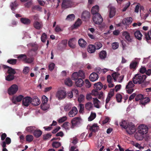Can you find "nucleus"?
I'll return each instance as SVG.
<instances>
[{"label": "nucleus", "mask_w": 151, "mask_h": 151, "mask_svg": "<svg viewBox=\"0 0 151 151\" xmlns=\"http://www.w3.org/2000/svg\"><path fill=\"white\" fill-rule=\"evenodd\" d=\"M75 40L74 38H72L70 39L68 42V44L69 46L72 48H75L76 47L74 42Z\"/></svg>", "instance_id": "obj_32"}, {"label": "nucleus", "mask_w": 151, "mask_h": 151, "mask_svg": "<svg viewBox=\"0 0 151 151\" xmlns=\"http://www.w3.org/2000/svg\"><path fill=\"white\" fill-rule=\"evenodd\" d=\"M11 139L9 137H7L6 138L5 141H2L0 143V145L3 148L2 151H8L6 148V145H9L11 143Z\"/></svg>", "instance_id": "obj_7"}, {"label": "nucleus", "mask_w": 151, "mask_h": 151, "mask_svg": "<svg viewBox=\"0 0 151 151\" xmlns=\"http://www.w3.org/2000/svg\"><path fill=\"white\" fill-rule=\"evenodd\" d=\"M71 108V104L70 103L66 104L64 106V109L66 111L69 110Z\"/></svg>", "instance_id": "obj_44"}, {"label": "nucleus", "mask_w": 151, "mask_h": 151, "mask_svg": "<svg viewBox=\"0 0 151 151\" xmlns=\"http://www.w3.org/2000/svg\"><path fill=\"white\" fill-rule=\"evenodd\" d=\"M132 18L131 17H127L122 21V24L124 25H129L132 22Z\"/></svg>", "instance_id": "obj_23"}, {"label": "nucleus", "mask_w": 151, "mask_h": 151, "mask_svg": "<svg viewBox=\"0 0 151 151\" xmlns=\"http://www.w3.org/2000/svg\"><path fill=\"white\" fill-rule=\"evenodd\" d=\"M93 99L94 106L97 108H99L100 106L99 104L100 102V101L96 98H93Z\"/></svg>", "instance_id": "obj_34"}, {"label": "nucleus", "mask_w": 151, "mask_h": 151, "mask_svg": "<svg viewBox=\"0 0 151 151\" xmlns=\"http://www.w3.org/2000/svg\"><path fill=\"white\" fill-rule=\"evenodd\" d=\"M143 96L142 94H139L136 96L135 98V101H138L139 100L140 101L141 100L142 98H143Z\"/></svg>", "instance_id": "obj_57"}, {"label": "nucleus", "mask_w": 151, "mask_h": 151, "mask_svg": "<svg viewBox=\"0 0 151 151\" xmlns=\"http://www.w3.org/2000/svg\"><path fill=\"white\" fill-rule=\"evenodd\" d=\"M120 75V74L118 72H115L113 73L111 76L113 78V79L115 81H116V78H117Z\"/></svg>", "instance_id": "obj_58"}, {"label": "nucleus", "mask_w": 151, "mask_h": 151, "mask_svg": "<svg viewBox=\"0 0 151 151\" xmlns=\"http://www.w3.org/2000/svg\"><path fill=\"white\" fill-rule=\"evenodd\" d=\"M126 129L127 133L130 134L134 133L136 131L135 126L132 122L129 124Z\"/></svg>", "instance_id": "obj_8"}, {"label": "nucleus", "mask_w": 151, "mask_h": 151, "mask_svg": "<svg viewBox=\"0 0 151 151\" xmlns=\"http://www.w3.org/2000/svg\"><path fill=\"white\" fill-rule=\"evenodd\" d=\"M78 44L81 47H85L86 46V42L82 38L80 39L78 41Z\"/></svg>", "instance_id": "obj_31"}, {"label": "nucleus", "mask_w": 151, "mask_h": 151, "mask_svg": "<svg viewBox=\"0 0 151 151\" xmlns=\"http://www.w3.org/2000/svg\"><path fill=\"white\" fill-rule=\"evenodd\" d=\"M137 63L136 61L132 62L130 65V68L131 69H135L137 66Z\"/></svg>", "instance_id": "obj_47"}, {"label": "nucleus", "mask_w": 151, "mask_h": 151, "mask_svg": "<svg viewBox=\"0 0 151 151\" xmlns=\"http://www.w3.org/2000/svg\"><path fill=\"white\" fill-rule=\"evenodd\" d=\"M73 80L75 81V84L77 87H81L84 84V81L82 78H78L76 79L72 78Z\"/></svg>", "instance_id": "obj_12"}, {"label": "nucleus", "mask_w": 151, "mask_h": 151, "mask_svg": "<svg viewBox=\"0 0 151 151\" xmlns=\"http://www.w3.org/2000/svg\"><path fill=\"white\" fill-rule=\"evenodd\" d=\"M150 101V99L148 97H145L144 98L143 97V98H142V99L140 101V103L142 105H145L149 102Z\"/></svg>", "instance_id": "obj_33"}, {"label": "nucleus", "mask_w": 151, "mask_h": 151, "mask_svg": "<svg viewBox=\"0 0 151 151\" xmlns=\"http://www.w3.org/2000/svg\"><path fill=\"white\" fill-rule=\"evenodd\" d=\"M81 23L82 22L81 19L78 18L74 24V26L75 27H77L81 25Z\"/></svg>", "instance_id": "obj_54"}, {"label": "nucleus", "mask_w": 151, "mask_h": 151, "mask_svg": "<svg viewBox=\"0 0 151 151\" xmlns=\"http://www.w3.org/2000/svg\"><path fill=\"white\" fill-rule=\"evenodd\" d=\"M34 60V58L32 57H30V58H28L27 57V56L25 58H24L23 59V61L24 62L26 63L30 64L33 63Z\"/></svg>", "instance_id": "obj_25"}, {"label": "nucleus", "mask_w": 151, "mask_h": 151, "mask_svg": "<svg viewBox=\"0 0 151 151\" xmlns=\"http://www.w3.org/2000/svg\"><path fill=\"white\" fill-rule=\"evenodd\" d=\"M32 104L35 106H37L40 103V100L37 98H35L32 99Z\"/></svg>", "instance_id": "obj_29"}, {"label": "nucleus", "mask_w": 151, "mask_h": 151, "mask_svg": "<svg viewBox=\"0 0 151 151\" xmlns=\"http://www.w3.org/2000/svg\"><path fill=\"white\" fill-rule=\"evenodd\" d=\"M24 98V96L21 95H19L16 97L15 98H14L12 99V101L13 103L16 104L17 102H19L22 100Z\"/></svg>", "instance_id": "obj_17"}, {"label": "nucleus", "mask_w": 151, "mask_h": 151, "mask_svg": "<svg viewBox=\"0 0 151 151\" xmlns=\"http://www.w3.org/2000/svg\"><path fill=\"white\" fill-rule=\"evenodd\" d=\"M119 43L117 42L113 43L112 44V47L113 49L116 50L119 47Z\"/></svg>", "instance_id": "obj_62"}, {"label": "nucleus", "mask_w": 151, "mask_h": 151, "mask_svg": "<svg viewBox=\"0 0 151 151\" xmlns=\"http://www.w3.org/2000/svg\"><path fill=\"white\" fill-rule=\"evenodd\" d=\"M7 73L9 74H12L13 75L16 74V71L15 69L12 68V67H10L8 69Z\"/></svg>", "instance_id": "obj_40"}, {"label": "nucleus", "mask_w": 151, "mask_h": 151, "mask_svg": "<svg viewBox=\"0 0 151 151\" xmlns=\"http://www.w3.org/2000/svg\"><path fill=\"white\" fill-rule=\"evenodd\" d=\"M116 9L113 7H111L109 9V17L111 18H112L115 14Z\"/></svg>", "instance_id": "obj_20"}, {"label": "nucleus", "mask_w": 151, "mask_h": 151, "mask_svg": "<svg viewBox=\"0 0 151 151\" xmlns=\"http://www.w3.org/2000/svg\"><path fill=\"white\" fill-rule=\"evenodd\" d=\"M42 134V131L40 129L35 130L33 134L36 138H38L40 137Z\"/></svg>", "instance_id": "obj_28"}, {"label": "nucleus", "mask_w": 151, "mask_h": 151, "mask_svg": "<svg viewBox=\"0 0 151 151\" xmlns=\"http://www.w3.org/2000/svg\"><path fill=\"white\" fill-rule=\"evenodd\" d=\"M65 83L67 86H72L73 83L71 79L69 78L66 79L65 81Z\"/></svg>", "instance_id": "obj_39"}, {"label": "nucleus", "mask_w": 151, "mask_h": 151, "mask_svg": "<svg viewBox=\"0 0 151 151\" xmlns=\"http://www.w3.org/2000/svg\"><path fill=\"white\" fill-rule=\"evenodd\" d=\"M20 21L22 23L25 25H29L31 23V20L27 18H21Z\"/></svg>", "instance_id": "obj_19"}, {"label": "nucleus", "mask_w": 151, "mask_h": 151, "mask_svg": "<svg viewBox=\"0 0 151 151\" xmlns=\"http://www.w3.org/2000/svg\"><path fill=\"white\" fill-rule=\"evenodd\" d=\"M18 89V87L15 84L12 85L8 89V93L10 95L15 94Z\"/></svg>", "instance_id": "obj_4"}, {"label": "nucleus", "mask_w": 151, "mask_h": 151, "mask_svg": "<svg viewBox=\"0 0 151 151\" xmlns=\"http://www.w3.org/2000/svg\"><path fill=\"white\" fill-rule=\"evenodd\" d=\"M78 111L76 107H73L68 113V115L70 117L75 116L78 113Z\"/></svg>", "instance_id": "obj_13"}, {"label": "nucleus", "mask_w": 151, "mask_h": 151, "mask_svg": "<svg viewBox=\"0 0 151 151\" xmlns=\"http://www.w3.org/2000/svg\"><path fill=\"white\" fill-rule=\"evenodd\" d=\"M143 135V134H142L138 132H136L134 134V136L135 138L136 139L140 141L143 139L144 138Z\"/></svg>", "instance_id": "obj_26"}, {"label": "nucleus", "mask_w": 151, "mask_h": 151, "mask_svg": "<svg viewBox=\"0 0 151 151\" xmlns=\"http://www.w3.org/2000/svg\"><path fill=\"white\" fill-rule=\"evenodd\" d=\"M33 26L36 29H40L42 27V23L38 21H35L34 22Z\"/></svg>", "instance_id": "obj_21"}, {"label": "nucleus", "mask_w": 151, "mask_h": 151, "mask_svg": "<svg viewBox=\"0 0 151 151\" xmlns=\"http://www.w3.org/2000/svg\"><path fill=\"white\" fill-rule=\"evenodd\" d=\"M70 124L68 122H66L64 123L62 125V127L66 130H68L69 129Z\"/></svg>", "instance_id": "obj_56"}, {"label": "nucleus", "mask_w": 151, "mask_h": 151, "mask_svg": "<svg viewBox=\"0 0 151 151\" xmlns=\"http://www.w3.org/2000/svg\"><path fill=\"white\" fill-rule=\"evenodd\" d=\"M135 37L138 40H140L142 39V35L139 30H137L134 33Z\"/></svg>", "instance_id": "obj_36"}, {"label": "nucleus", "mask_w": 151, "mask_h": 151, "mask_svg": "<svg viewBox=\"0 0 151 151\" xmlns=\"http://www.w3.org/2000/svg\"><path fill=\"white\" fill-rule=\"evenodd\" d=\"M32 102V99L29 96L23 98L22 101V105L25 106H28Z\"/></svg>", "instance_id": "obj_10"}, {"label": "nucleus", "mask_w": 151, "mask_h": 151, "mask_svg": "<svg viewBox=\"0 0 151 151\" xmlns=\"http://www.w3.org/2000/svg\"><path fill=\"white\" fill-rule=\"evenodd\" d=\"M18 6V4L16 1H15L14 2H12L10 4L11 9L13 11L15 9V8L17 7Z\"/></svg>", "instance_id": "obj_38"}, {"label": "nucleus", "mask_w": 151, "mask_h": 151, "mask_svg": "<svg viewBox=\"0 0 151 151\" xmlns=\"http://www.w3.org/2000/svg\"><path fill=\"white\" fill-rule=\"evenodd\" d=\"M96 49V47L94 45H90L88 49V52L91 53L94 52Z\"/></svg>", "instance_id": "obj_22"}, {"label": "nucleus", "mask_w": 151, "mask_h": 151, "mask_svg": "<svg viewBox=\"0 0 151 151\" xmlns=\"http://www.w3.org/2000/svg\"><path fill=\"white\" fill-rule=\"evenodd\" d=\"M99 6L98 5H95L93 6L91 9V13L93 15H96L97 14H99Z\"/></svg>", "instance_id": "obj_16"}, {"label": "nucleus", "mask_w": 151, "mask_h": 151, "mask_svg": "<svg viewBox=\"0 0 151 151\" xmlns=\"http://www.w3.org/2000/svg\"><path fill=\"white\" fill-rule=\"evenodd\" d=\"M14 78V76L12 74H9L5 77L6 80L8 81H11Z\"/></svg>", "instance_id": "obj_42"}, {"label": "nucleus", "mask_w": 151, "mask_h": 151, "mask_svg": "<svg viewBox=\"0 0 151 151\" xmlns=\"http://www.w3.org/2000/svg\"><path fill=\"white\" fill-rule=\"evenodd\" d=\"M145 36L146 40H151V29L147 33H145Z\"/></svg>", "instance_id": "obj_49"}, {"label": "nucleus", "mask_w": 151, "mask_h": 151, "mask_svg": "<svg viewBox=\"0 0 151 151\" xmlns=\"http://www.w3.org/2000/svg\"><path fill=\"white\" fill-rule=\"evenodd\" d=\"M90 16V14L88 11H85L82 13L81 18L83 20L88 19Z\"/></svg>", "instance_id": "obj_15"}, {"label": "nucleus", "mask_w": 151, "mask_h": 151, "mask_svg": "<svg viewBox=\"0 0 151 151\" xmlns=\"http://www.w3.org/2000/svg\"><path fill=\"white\" fill-rule=\"evenodd\" d=\"M146 70V69L145 67L142 66L139 70V72L140 73H142V74H143L145 73Z\"/></svg>", "instance_id": "obj_63"}, {"label": "nucleus", "mask_w": 151, "mask_h": 151, "mask_svg": "<svg viewBox=\"0 0 151 151\" xmlns=\"http://www.w3.org/2000/svg\"><path fill=\"white\" fill-rule=\"evenodd\" d=\"M47 37V36L46 35L45 33H43L41 37L42 41L44 42H45Z\"/></svg>", "instance_id": "obj_60"}, {"label": "nucleus", "mask_w": 151, "mask_h": 151, "mask_svg": "<svg viewBox=\"0 0 151 151\" xmlns=\"http://www.w3.org/2000/svg\"><path fill=\"white\" fill-rule=\"evenodd\" d=\"M96 116V114L95 113L91 112L90 116L88 118V120L91 121L93 120Z\"/></svg>", "instance_id": "obj_50"}, {"label": "nucleus", "mask_w": 151, "mask_h": 151, "mask_svg": "<svg viewBox=\"0 0 151 151\" xmlns=\"http://www.w3.org/2000/svg\"><path fill=\"white\" fill-rule=\"evenodd\" d=\"M74 3L71 0H63L62 3V7L63 8H67L73 7Z\"/></svg>", "instance_id": "obj_6"}, {"label": "nucleus", "mask_w": 151, "mask_h": 151, "mask_svg": "<svg viewBox=\"0 0 151 151\" xmlns=\"http://www.w3.org/2000/svg\"><path fill=\"white\" fill-rule=\"evenodd\" d=\"M100 58L101 60H104L106 57V52L105 50H102L101 51L99 54Z\"/></svg>", "instance_id": "obj_27"}, {"label": "nucleus", "mask_w": 151, "mask_h": 151, "mask_svg": "<svg viewBox=\"0 0 151 151\" xmlns=\"http://www.w3.org/2000/svg\"><path fill=\"white\" fill-rule=\"evenodd\" d=\"M81 119L80 117H76L73 118L71 120V128H73L75 127L76 126L81 123Z\"/></svg>", "instance_id": "obj_9"}, {"label": "nucleus", "mask_w": 151, "mask_h": 151, "mask_svg": "<svg viewBox=\"0 0 151 151\" xmlns=\"http://www.w3.org/2000/svg\"><path fill=\"white\" fill-rule=\"evenodd\" d=\"M99 127L96 124H93L91 126L90 128V130L92 132H95L98 130Z\"/></svg>", "instance_id": "obj_30"}, {"label": "nucleus", "mask_w": 151, "mask_h": 151, "mask_svg": "<svg viewBox=\"0 0 151 151\" xmlns=\"http://www.w3.org/2000/svg\"><path fill=\"white\" fill-rule=\"evenodd\" d=\"M66 93L63 90H61L58 91L56 93V96L59 100L62 99L65 97Z\"/></svg>", "instance_id": "obj_11"}, {"label": "nucleus", "mask_w": 151, "mask_h": 151, "mask_svg": "<svg viewBox=\"0 0 151 151\" xmlns=\"http://www.w3.org/2000/svg\"><path fill=\"white\" fill-rule=\"evenodd\" d=\"M48 100V98L45 96L43 95L42 97V103L41 104H46Z\"/></svg>", "instance_id": "obj_55"}, {"label": "nucleus", "mask_w": 151, "mask_h": 151, "mask_svg": "<svg viewBox=\"0 0 151 151\" xmlns=\"http://www.w3.org/2000/svg\"><path fill=\"white\" fill-rule=\"evenodd\" d=\"M94 88L96 90L99 91L103 87V85L101 82H98L94 84Z\"/></svg>", "instance_id": "obj_24"}, {"label": "nucleus", "mask_w": 151, "mask_h": 151, "mask_svg": "<svg viewBox=\"0 0 151 151\" xmlns=\"http://www.w3.org/2000/svg\"><path fill=\"white\" fill-rule=\"evenodd\" d=\"M148 130L147 126L144 124L139 125L138 127V132L144 135L146 134Z\"/></svg>", "instance_id": "obj_2"}, {"label": "nucleus", "mask_w": 151, "mask_h": 151, "mask_svg": "<svg viewBox=\"0 0 151 151\" xmlns=\"http://www.w3.org/2000/svg\"><path fill=\"white\" fill-rule=\"evenodd\" d=\"M100 92L98 91V90L95 89L93 90L91 93V94L92 95H94L95 96H97L100 93Z\"/></svg>", "instance_id": "obj_61"}, {"label": "nucleus", "mask_w": 151, "mask_h": 151, "mask_svg": "<svg viewBox=\"0 0 151 151\" xmlns=\"http://www.w3.org/2000/svg\"><path fill=\"white\" fill-rule=\"evenodd\" d=\"M85 107L87 110L90 111L93 109V105L91 102H88L85 104Z\"/></svg>", "instance_id": "obj_35"}, {"label": "nucleus", "mask_w": 151, "mask_h": 151, "mask_svg": "<svg viewBox=\"0 0 151 151\" xmlns=\"http://www.w3.org/2000/svg\"><path fill=\"white\" fill-rule=\"evenodd\" d=\"M26 140L29 143L32 142L33 140V136L30 134H28L25 137Z\"/></svg>", "instance_id": "obj_37"}, {"label": "nucleus", "mask_w": 151, "mask_h": 151, "mask_svg": "<svg viewBox=\"0 0 151 151\" xmlns=\"http://www.w3.org/2000/svg\"><path fill=\"white\" fill-rule=\"evenodd\" d=\"M122 35L124 36L126 39L129 42H131L132 41V38L130 37L129 33L126 31L123 32Z\"/></svg>", "instance_id": "obj_18"}, {"label": "nucleus", "mask_w": 151, "mask_h": 151, "mask_svg": "<svg viewBox=\"0 0 151 151\" xmlns=\"http://www.w3.org/2000/svg\"><path fill=\"white\" fill-rule=\"evenodd\" d=\"M92 19L94 23L97 24H101L103 21V18L100 14L93 15Z\"/></svg>", "instance_id": "obj_3"}, {"label": "nucleus", "mask_w": 151, "mask_h": 151, "mask_svg": "<svg viewBox=\"0 0 151 151\" xmlns=\"http://www.w3.org/2000/svg\"><path fill=\"white\" fill-rule=\"evenodd\" d=\"M29 70V67L26 66L25 67L23 70V72L25 74H27Z\"/></svg>", "instance_id": "obj_64"}, {"label": "nucleus", "mask_w": 151, "mask_h": 151, "mask_svg": "<svg viewBox=\"0 0 151 151\" xmlns=\"http://www.w3.org/2000/svg\"><path fill=\"white\" fill-rule=\"evenodd\" d=\"M75 18V15L73 14H71L67 16L66 20L70 21L74 20Z\"/></svg>", "instance_id": "obj_41"}, {"label": "nucleus", "mask_w": 151, "mask_h": 151, "mask_svg": "<svg viewBox=\"0 0 151 151\" xmlns=\"http://www.w3.org/2000/svg\"><path fill=\"white\" fill-rule=\"evenodd\" d=\"M72 78H74L76 79L78 78L84 79L85 78V75L84 72L81 70H80L78 72H74L72 75Z\"/></svg>", "instance_id": "obj_5"}, {"label": "nucleus", "mask_w": 151, "mask_h": 151, "mask_svg": "<svg viewBox=\"0 0 151 151\" xmlns=\"http://www.w3.org/2000/svg\"><path fill=\"white\" fill-rule=\"evenodd\" d=\"M114 89H111L108 93L107 97L111 99V98L114 95Z\"/></svg>", "instance_id": "obj_51"}, {"label": "nucleus", "mask_w": 151, "mask_h": 151, "mask_svg": "<svg viewBox=\"0 0 151 151\" xmlns=\"http://www.w3.org/2000/svg\"><path fill=\"white\" fill-rule=\"evenodd\" d=\"M134 85L132 83V82L131 81H129L128 83L127 84L126 86V89L132 88L134 87Z\"/></svg>", "instance_id": "obj_52"}, {"label": "nucleus", "mask_w": 151, "mask_h": 151, "mask_svg": "<svg viewBox=\"0 0 151 151\" xmlns=\"http://www.w3.org/2000/svg\"><path fill=\"white\" fill-rule=\"evenodd\" d=\"M7 62L12 65H14L17 62V60L16 59H8Z\"/></svg>", "instance_id": "obj_48"}, {"label": "nucleus", "mask_w": 151, "mask_h": 151, "mask_svg": "<svg viewBox=\"0 0 151 151\" xmlns=\"http://www.w3.org/2000/svg\"><path fill=\"white\" fill-rule=\"evenodd\" d=\"M98 78V74L94 72L92 73L89 76V79L90 81L92 82L96 81Z\"/></svg>", "instance_id": "obj_14"}, {"label": "nucleus", "mask_w": 151, "mask_h": 151, "mask_svg": "<svg viewBox=\"0 0 151 151\" xmlns=\"http://www.w3.org/2000/svg\"><path fill=\"white\" fill-rule=\"evenodd\" d=\"M51 136L52 135L50 133L44 134L43 135V139L44 140H46L50 138Z\"/></svg>", "instance_id": "obj_59"}, {"label": "nucleus", "mask_w": 151, "mask_h": 151, "mask_svg": "<svg viewBox=\"0 0 151 151\" xmlns=\"http://www.w3.org/2000/svg\"><path fill=\"white\" fill-rule=\"evenodd\" d=\"M147 78V76L145 74H138L135 75L132 78L133 82L134 84H141L144 82Z\"/></svg>", "instance_id": "obj_1"}, {"label": "nucleus", "mask_w": 151, "mask_h": 151, "mask_svg": "<svg viewBox=\"0 0 151 151\" xmlns=\"http://www.w3.org/2000/svg\"><path fill=\"white\" fill-rule=\"evenodd\" d=\"M116 98L118 102H121L122 101V95L120 94L117 93L116 95Z\"/></svg>", "instance_id": "obj_53"}, {"label": "nucleus", "mask_w": 151, "mask_h": 151, "mask_svg": "<svg viewBox=\"0 0 151 151\" xmlns=\"http://www.w3.org/2000/svg\"><path fill=\"white\" fill-rule=\"evenodd\" d=\"M61 145L60 143L58 142H53L52 144V147L53 148H58Z\"/></svg>", "instance_id": "obj_45"}, {"label": "nucleus", "mask_w": 151, "mask_h": 151, "mask_svg": "<svg viewBox=\"0 0 151 151\" xmlns=\"http://www.w3.org/2000/svg\"><path fill=\"white\" fill-rule=\"evenodd\" d=\"M35 127L32 126H29L27 127L26 129V131L30 133L33 132L34 131Z\"/></svg>", "instance_id": "obj_46"}, {"label": "nucleus", "mask_w": 151, "mask_h": 151, "mask_svg": "<svg viewBox=\"0 0 151 151\" xmlns=\"http://www.w3.org/2000/svg\"><path fill=\"white\" fill-rule=\"evenodd\" d=\"M119 124L121 127L125 129L128 125L126 122L124 120H122L121 122Z\"/></svg>", "instance_id": "obj_43"}]
</instances>
